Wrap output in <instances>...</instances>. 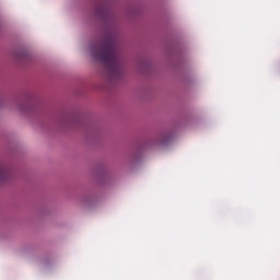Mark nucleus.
Instances as JSON below:
<instances>
[{
	"instance_id": "nucleus-1",
	"label": "nucleus",
	"mask_w": 280,
	"mask_h": 280,
	"mask_svg": "<svg viewBox=\"0 0 280 280\" xmlns=\"http://www.w3.org/2000/svg\"><path fill=\"white\" fill-rule=\"evenodd\" d=\"M90 52L94 60L105 65L110 80H117L121 77V61L119 60L115 39H106L104 43L91 44Z\"/></svg>"
},
{
	"instance_id": "nucleus-2",
	"label": "nucleus",
	"mask_w": 280,
	"mask_h": 280,
	"mask_svg": "<svg viewBox=\"0 0 280 280\" xmlns=\"http://www.w3.org/2000/svg\"><path fill=\"white\" fill-rule=\"evenodd\" d=\"M174 138L172 132L170 131H163L156 135L154 138V143H158V145H167V143Z\"/></svg>"
},
{
	"instance_id": "nucleus-3",
	"label": "nucleus",
	"mask_w": 280,
	"mask_h": 280,
	"mask_svg": "<svg viewBox=\"0 0 280 280\" xmlns=\"http://www.w3.org/2000/svg\"><path fill=\"white\" fill-rule=\"evenodd\" d=\"M8 176H10V171H8L5 166L0 165V183H4V180L8 179Z\"/></svg>"
},
{
	"instance_id": "nucleus-4",
	"label": "nucleus",
	"mask_w": 280,
	"mask_h": 280,
	"mask_svg": "<svg viewBox=\"0 0 280 280\" xmlns=\"http://www.w3.org/2000/svg\"><path fill=\"white\" fill-rule=\"evenodd\" d=\"M22 58H24V60H27V54H22Z\"/></svg>"
}]
</instances>
